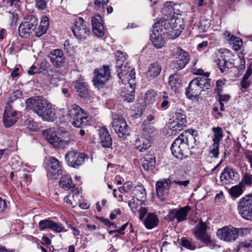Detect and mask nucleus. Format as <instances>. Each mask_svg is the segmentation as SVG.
Returning <instances> with one entry per match:
<instances>
[{"label":"nucleus","instance_id":"1","mask_svg":"<svg viewBox=\"0 0 252 252\" xmlns=\"http://www.w3.org/2000/svg\"><path fill=\"white\" fill-rule=\"evenodd\" d=\"M26 104L28 108L32 110L43 120L52 122L57 117L53 106L45 98L40 96L29 98Z\"/></svg>","mask_w":252,"mask_h":252},{"label":"nucleus","instance_id":"2","mask_svg":"<svg viewBox=\"0 0 252 252\" xmlns=\"http://www.w3.org/2000/svg\"><path fill=\"white\" fill-rule=\"evenodd\" d=\"M196 133V130L189 129L184 131L174 140L170 149L172 154L176 158L182 159L184 153L194 147V136Z\"/></svg>","mask_w":252,"mask_h":252},{"label":"nucleus","instance_id":"3","mask_svg":"<svg viewBox=\"0 0 252 252\" xmlns=\"http://www.w3.org/2000/svg\"><path fill=\"white\" fill-rule=\"evenodd\" d=\"M164 19L165 20L161 21L160 24L167 31V36L170 39H175L178 37L184 29L183 18L179 17L178 15H173L172 17L167 16V18Z\"/></svg>","mask_w":252,"mask_h":252},{"label":"nucleus","instance_id":"4","mask_svg":"<svg viewBox=\"0 0 252 252\" xmlns=\"http://www.w3.org/2000/svg\"><path fill=\"white\" fill-rule=\"evenodd\" d=\"M116 68L120 79L123 82L127 79V83H134L135 78V69L128 65L127 61L123 52H120L116 59Z\"/></svg>","mask_w":252,"mask_h":252},{"label":"nucleus","instance_id":"5","mask_svg":"<svg viewBox=\"0 0 252 252\" xmlns=\"http://www.w3.org/2000/svg\"><path fill=\"white\" fill-rule=\"evenodd\" d=\"M68 115L72 125L75 127H82L89 124L90 118L76 104L68 108Z\"/></svg>","mask_w":252,"mask_h":252},{"label":"nucleus","instance_id":"6","mask_svg":"<svg viewBox=\"0 0 252 252\" xmlns=\"http://www.w3.org/2000/svg\"><path fill=\"white\" fill-rule=\"evenodd\" d=\"M237 209L243 219L252 220V194L240 199L238 203Z\"/></svg>","mask_w":252,"mask_h":252},{"label":"nucleus","instance_id":"7","mask_svg":"<svg viewBox=\"0 0 252 252\" xmlns=\"http://www.w3.org/2000/svg\"><path fill=\"white\" fill-rule=\"evenodd\" d=\"M111 124L119 137L125 139L129 135L130 131L129 127L122 117L119 115L114 116Z\"/></svg>","mask_w":252,"mask_h":252},{"label":"nucleus","instance_id":"8","mask_svg":"<svg viewBox=\"0 0 252 252\" xmlns=\"http://www.w3.org/2000/svg\"><path fill=\"white\" fill-rule=\"evenodd\" d=\"M110 72L108 65H103L102 68L95 69L94 71L93 83L94 86L100 89L110 78Z\"/></svg>","mask_w":252,"mask_h":252},{"label":"nucleus","instance_id":"9","mask_svg":"<svg viewBox=\"0 0 252 252\" xmlns=\"http://www.w3.org/2000/svg\"><path fill=\"white\" fill-rule=\"evenodd\" d=\"M74 35L79 41L85 40L89 35L90 31L87 27L84 20L82 17H78L75 20L72 28Z\"/></svg>","mask_w":252,"mask_h":252},{"label":"nucleus","instance_id":"10","mask_svg":"<svg viewBox=\"0 0 252 252\" xmlns=\"http://www.w3.org/2000/svg\"><path fill=\"white\" fill-rule=\"evenodd\" d=\"M47 176L51 179H57L63 174L60 162L54 157H50L46 161Z\"/></svg>","mask_w":252,"mask_h":252},{"label":"nucleus","instance_id":"11","mask_svg":"<svg viewBox=\"0 0 252 252\" xmlns=\"http://www.w3.org/2000/svg\"><path fill=\"white\" fill-rule=\"evenodd\" d=\"M175 60L170 64L173 69L181 70L189 63V58L188 53L181 48H177L175 53Z\"/></svg>","mask_w":252,"mask_h":252},{"label":"nucleus","instance_id":"12","mask_svg":"<svg viewBox=\"0 0 252 252\" xmlns=\"http://www.w3.org/2000/svg\"><path fill=\"white\" fill-rule=\"evenodd\" d=\"M38 24V19L33 16H29L28 21L22 23L18 28L19 35L22 38H27L34 32Z\"/></svg>","mask_w":252,"mask_h":252},{"label":"nucleus","instance_id":"13","mask_svg":"<svg viewBox=\"0 0 252 252\" xmlns=\"http://www.w3.org/2000/svg\"><path fill=\"white\" fill-rule=\"evenodd\" d=\"M159 22L155 24L152 33L151 35L150 39L154 46L157 49L162 48L165 44L164 39V35L166 34V32L160 27Z\"/></svg>","mask_w":252,"mask_h":252},{"label":"nucleus","instance_id":"14","mask_svg":"<svg viewBox=\"0 0 252 252\" xmlns=\"http://www.w3.org/2000/svg\"><path fill=\"white\" fill-rule=\"evenodd\" d=\"M86 157V155L83 153L72 151L66 154L65 158L68 165L77 168L84 163Z\"/></svg>","mask_w":252,"mask_h":252},{"label":"nucleus","instance_id":"15","mask_svg":"<svg viewBox=\"0 0 252 252\" xmlns=\"http://www.w3.org/2000/svg\"><path fill=\"white\" fill-rule=\"evenodd\" d=\"M217 235L221 240L233 242L237 239L236 230L231 225L226 226L218 230Z\"/></svg>","mask_w":252,"mask_h":252},{"label":"nucleus","instance_id":"16","mask_svg":"<svg viewBox=\"0 0 252 252\" xmlns=\"http://www.w3.org/2000/svg\"><path fill=\"white\" fill-rule=\"evenodd\" d=\"M191 208L189 206L181 207L180 209H171L168 212V219L170 221L176 219L177 222H182L187 219V215Z\"/></svg>","mask_w":252,"mask_h":252},{"label":"nucleus","instance_id":"17","mask_svg":"<svg viewBox=\"0 0 252 252\" xmlns=\"http://www.w3.org/2000/svg\"><path fill=\"white\" fill-rule=\"evenodd\" d=\"M239 177V173L236 170L227 166L220 174V180L222 184L227 185L237 181Z\"/></svg>","mask_w":252,"mask_h":252},{"label":"nucleus","instance_id":"18","mask_svg":"<svg viewBox=\"0 0 252 252\" xmlns=\"http://www.w3.org/2000/svg\"><path fill=\"white\" fill-rule=\"evenodd\" d=\"M39 227L41 230L50 229L56 233L66 231V230L62 223H57L49 219L40 220L39 222Z\"/></svg>","mask_w":252,"mask_h":252},{"label":"nucleus","instance_id":"19","mask_svg":"<svg viewBox=\"0 0 252 252\" xmlns=\"http://www.w3.org/2000/svg\"><path fill=\"white\" fill-rule=\"evenodd\" d=\"M219 53L220 54V55L216 62L221 72H223L226 68H229L231 65V63L228 61V58L231 57V53L226 49L220 50Z\"/></svg>","mask_w":252,"mask_h":252},{"label":"nucleus","instance_id":"20","mask_svg":"<svg viewBox=\"0 0 252 252\" xmlns=\"http://www.w3.org/2000/svg\"><path fill=\"white\" fill-rule=\"evenodd\" d=\"M93 33L98 37L104 35V28L102 23V18L99 14H96L91 19Z\"/></svg>","mask_w":252,"mask_h":252},{"label":"nucleus","instance_id":"21","mask_svg":"<svg viewBox=\"0 0 252 252\" xmlns=\"http://www.w3.org/2000/svg\"><path fill=\"white\" fill-rule=\"evenodd\" d=\"M170 185V183L168 180H163L156 183L157 194L160 200H163L168 195Z\"/></svg>","mask_w":252,"mask_h":252},{"label":"nucleus","instance_id":"22","mask_svg":"<svg viewBox=\"0 0 252 252\" xmlns=\"http://www.w3.org/2000/svg\"><path fill=\"white\" fill-rule=\"evenodd\" d=\"M18 117L15 111L11 107H6L3 115V122L5 127H8L13 126L17 121Z\"/></svg>","mask_w":252,"mask_h":252},{"label":"nucleus","instance_id":"23","mask_svg":"<svg viewBox=\"0 0 252 252\" xmlns=\"http://www.w3.org/2000/svg\"><path fill=\"white\" fill-rule=\"evenodd\" d=\"M161 69V66L158 62H157L151 63L145 72L146 78L149 81L153 80L159 75Z\"/></svg>","mask_w":252,"mask_h":252},{"label":"nucleus","instance_id":"24","mask_svg":"<svg viewBox=\"0 0 252 252\" xmlns=\"http://www.w3.org/2000/svg\"><path fill=\"white\" fill-rule=\"evenodd\" d=\"M99 142L104 148H109L112 145V139L108 130L105 127H100L99 130Z\"/></svg>","mask_w":252,"mask_h":252},{"label":"nucleus","instance_id":"25","mask_svg":"<svg viewBox=\"0 0 252 252\" xmlns=\"http://www.w3.org/2000/svg\"><path fill=\"white\" fill-rule=\"evenodd\" d=\"M49 57L51 62L57 67L61 66L65 61L64 54L61 49L54 50L51 52Z\"/></svg>","mask_w":252,"mask_h":252},{"label":"nucleus","instance_id":"26","mask_svg":"<svg viewBox=\"0 0 252 252\" xmlns=\"http://www.w3.org/2000/svg\"><path fill=\"white\" fill-rule=\"evenodd\" d=\"M135 84L127 83L125 84L121 95L125 101L127 102H132L134 98Z\"/></svg>","mask_w":252,"mask_h":252},{"label":"nucleus","instance_id":"27","mask_svg":"<svg viewBox=\"0 0 252 252\" xmlns=\"http://www.w3.org/2000/svg\"><path fill=\"white\" fill-rule=\"evenodd\" d=\"M175 125L172 126L173 131H180L186 126V116L183 112H176L174 116Z\"/></svg>","mask_w":252,"mask_h":252},{"label":"nucleus","instance_id":"28","mask_svg":"<svg viewBox=\"0 0 252 252\" xmlns=\"http://www.w3.org/2000/svg\"><path fill=\"white\" fill-rule=\"evenodd\" d=\"M206 227L204 222H199L195 227V235L198 239L204 243H208L210 240L206 234Z\"/></svg>","mask_w":252,"mask_h":252},{"label":"nucleus","instance_id":"29","mask_svg":"<svg viewBox=\"0 0 252 252\" xmlns=\"http://www.w3.org/2000/svg\"><path fill=\"white\" fill-rule=\"evenodd\" d=\"M43 135L47 141L55 148H59L62 145L61 139L58 137L57 134L52 129H47L43 131Z\"/></svg>","mask_w":252,"mask_h":252},{"label":"nucleus","instance_id":"30","mask_svg":"<svg viewBox=\"0 0 252 252\" xmlns=\"http://www.w3.org/2000/svg\"><path fill=\"white\" fill-rule=\"evenodd\" d=\"M197 82H194L193 80L189 83L186 91L187 96L189 99H193L200 94L202 90L197 85Z\"/></svg>","mask_w":252,"mask_h":252},{"label":"nucleus","instance_id":"31","mask_svg":"<svg viewBox=\"0 0 252 252\" xmlns=\"http://www.w3.org/2000/svg\"><path fill=\"white\" fill-rule=\"evenodd\" d=\"M209 75L210 73L206 72L203 76H198L193 79L195 82H197L196 84L202 91L208 90L210 87L211 80L208 78Z\"/></svg>","mask_w":252,"mask_h":252},{"label":"nucleus","instance_id":"32","mask_svg":"<svg viewBox=\"0 0 252 252\" xmlns=\"http://www.w3.org/2000/svg\"><path fill=\"white\" fill-rule=\"evenodd\" d=\"M49 25V18L46 16L42 17L40 24L37 27L36 26L34 30L35 36L40 37L45 33Z\"/></svg>","mask_w":252,"mask_h":252},{"label":"nucleus","instance_id":"33","mask_svg":"<svg viewBox=\"0 0 252 252\" xmlns=\"http://www.w3.org/2000/svg\"><path fill=\"white\" fill-rule=\"evenodd\" d=\"M134 145L137 150L142 152L151 146V142L147 138L141 136L136 138Z\"/></svg>","mask_w":252,"mask_h":252},{"label":"nucleus","instance_id":"34","mask_svg":"<svg viewBox=\"0 0 252 252\" xmlns=\"http://www.w3.org/2000/svg\"><path fill=\"white\" fill-rule=\"evenodd\" d=\"M158 222V217L153 213H149L144 220V225L148 229H152L156 227Z\"/></svg>","mask_w":252,"mask_h":252},{"label":"nucleus","instance_id":"35","mask_svg":"<svg viewBox=\"0 0 252 252\" xmlns=\"http://www.w3.org/2000/svg\"><path fill=\"white\" fill-rule=\"evenodd\" d=\"M178 6L176 3H173L171 1H167L164 4V8L163 11L165 14V16L170 17L173 15H178L179 10L176 9L175 7Z\"/></svg>","mask_w":252,"mask_h":252},{"label":"nucleus","instance_id":"36","mask_svg":"<svg viewBox=\"0 0 252 252\" xmlns=\"http://www.w3.org/2000/svg\"><path fill=\"white\" fill-rule=\"evenodd\" d=\"M168 84L170 89L176 92L181 84V79L180 75L175 73L170 75L169 78Z\"/></svg>","mask_w":252,"mask_h":252},{"label":"nucleus","instance_id":"37","mask_svg":"<svg viewBox=\"0 0 252 252\" xmlns=\"http://www.w3.org/2000/svg\"><path fill=\"white\" fill-rule=\"evenodd\" d=\"M156 158L152 156L144 157L142 159V166L146 171L152 170L156 165Z\"/></svg>","mask_w":252,"mask_h":252},{"label":"nucleus","instance_id":"38","mask_svg":"<svg viewBox=\"0 0 252 252\" xmlns=\"http://www.w3.org/2000/svg\"><path fill=\"white\" fill-rule=\"evenodd\" d=\"M60 186L64 190H68L74 187L70 176L68 175H64L60 179Z\"/></svg>","mask_w":252,"mask_h":252},{"label":"nucleus","instance_id":"39","mask_svg":"<svg viewBox=\"0 0 252 252\" xmlns=\"http://www.w3.org/2000/svg\"><path fill=\"white\" fill-rule=\"evenodd\" d=\"M128 206L131 210L135 213L137 212L138 210L140 209L143 206H145V204L143 200L133 196L128 203Z\"/></svg>","mask_w":252,"mask_h":252},{"label":"nucleus","instance_id":"40","mask_svg":"<svg viewBox=\"0 0 252 252\" xmlns=\"http://www.w3.org/2000/svg\"><path fill=\"white\" fill-rule=\"evenodd\" d=\"M157 92L153 89L148 90L145 94L144 102L146 105L152 104L156 101Z\"/></svg>","mask_w":252,"mask_h":252},{"label":"nucleus","instance_id":"41","mask_svg":"<svg viewBox=\"0 0 252 252\" xmlns=\"http://www.w3.org/2000/svg\"><path fill=\"white\" fill-rule=\"evenodd\" d=\"M243 188V183H240L238 185L233 186L230 189L229 194L233 198H238L242 194Z\"/></svg>","mask_w":252,"mask_h":252},{"label":"nucleus","instance_id":"42","mask_svg":"<svg viewBox=\"0 0 252 252\" xmlns=\"http://www.w3.org/2000/svg\"><path fill=\"white\" fill-rule=\"evenodd\" d=\"M213 132V141L214 143L220 144V141L222 139L223 134V130L221 127L217 126L212 128Z\"/></svg>","mask_w":252,"mask_h":252},{"label":"nucleus","instance_id":"43","mask_svg":"<svg viewBox=\"0 0 252 252\" xmlns=\"http://www.w3.org/2000/svg\"><path fill=\"white\" fill-rule=\"evenodd\" d=\"M134 197L142 200L146 197V189L143 185H138L135 187Z\"/></svg>","mask_w":252,"mask_h":252},{"label":"nucleus","instance_id":"44","mask_svg":"<svg viewBox=\"0 0 252 252\" xmlns=\"http://www.w3.org/2000/svg\"><path fill=\"white\" fill-rule=\"evenodd\" d=\"M224 35L227 36V37H229V39H227L228 40L235 41V43H237V45H235L234 46L235 48V50H238L240 49V45L239 43H242V41L241 40H239L237 39L233 35H231L230 33L227 31H225L224 33Z\"/></svg>","mask_w":252,"mask_h":252},{"label":"nucleus","instance_id":"45","mask_svg":"<svg viewBox=\"0 0 252 252\" xmlns=\"http://www.w3.org/2000/svg\"><path fill=\"white\" fill-rule=\"evenodd\" d=\"M109 0H95L94 1V6L97 10H103L104 6L107 5Z\"/></svg>","mask_w":252,"mask_h":252},{"label":"nucleus","instance_id":"46","mask_svg":"<svg viewBox=\"0 0 252 252\" xmlns=\"http://www.w3.org/2000/svg\"><path fill=\"white\" fill-rule=\"evenodd\" d=\"M219 146L220 144L214 143L210 147V153L212 155V157L215 158H218L219 155Z\"/></svg>","mask_w":252,"mask_h":252},{"label":"nucleus","instance_id":"47","mask_svg":"<svg viewBox=\"0 0 252 252\" xmlns=\"http://www.w3.org/2000/svg\"><path fill=\"white\" fill-rule=\"evenodd\" d=\"M240 183H243V187H244L245 185H251L252 184V175L248 173H245Z\"/></svg>","mask_w":252,"mask_h":252},{"label":"nucleus","instance_id":"48","mask_svg":"<svg viewBox=\"0 0 252 252\" xmlns=\"http://www.w3.org/2000/svg\"><path fill=\"white\" fill-rule=\"evenodd\" d=\"M237 233V238L238 236H244L248 234L251 232V229L248 227L245 228H235Z\"/></svg>","mask_w":252,"mask_h":252},{"label":"nucleus","instance_id":"49","mask_svg":"<svg viewBox=\"0 0 252 252\" xmlns=\"http://www.w3.org/2000/svg\"><path fill=\"white\" fill-rule=\"evenodd\" d=\"M25 125L27 128L31 131H35L38 128L37 125L32 120L28 119L25 122Z\"/></svg>","mask_w":252,"mask_h":252},{"label":"nucleus","instance_id":"50","mask_svg":"<svg viewBox=\"0 0 252 252\" xmlns=\"http://www.w3.org/2000/svg\"><path fill=\"white\" fill-rule=\"evenodd\" d=\"M60 73L57 71L54 72V73L50 76V83L55 86L57 85L58 82L60 80Z\"/></svg>","mask_w":252,"mask_h":252},{"label":"nucleus","instance_id":"51","mask_svg":"<svg viewBox=\"0 0 252 252\" xmlns=\"http://www.w3.org/2000/svg\"><path fill=\"white\" fill-rule=\"evenodd\" d=\"M132 187V183L131 182H126L123 185V187L119 188V190L121 193L127 192Z\"/></svg>","mask_w":252,"mask_h":252},{"label":"nucleus","instance_id":"52","mask_svg":"<svg viewBox=\"0 0 252 252\" xmlns=\"http://www.w3.org/2000/svg\"><path fill=\"white\" fill-rule=\"evenodd\" d=\"M74 86L77 91L85 88L87 86L82 80H77L74 83Z\"/></svg>","mask_w":252,"mask_h":252},{"label":"nucleus","instance_id":"53","mask_svg":"<svg viewBox=\"0 0 252 252\" xmlns=\"http://www.w3.org/2000/svg\"><path fill=\"white\" fill-rule=\"evenodd\" d=\"M244 157L250 163V167L252 168V151H246L244 153Z\"/></svg>","mask_w":252,"mask_h":252},{"label":"nucleus","instance_id":"54","mask_svg":"<svg viewBox=\"0 0 252 252\" xmlns=\"http://www.w3.org/2000/svg\"><path fill=\"white\" fill-rule=\"evenodd\" d=\"M65 223L67 226L72 230V233L74 237L80 235V231L77 227L67 222H66Z\"/></svg>","mask_w":252,"mask_h":252},{"label":"nucleus","instance_id":"55","mask_svg":"<svg viewBox=\"0 0 252 252\" xmlns=\"http://www.w3.org/2000/svg\"><path fill=\"white\" fill-rule=\"evenodd\" d=\"M251 82L248 79H244L242 78V80L240 83V86L242 89H244L243 91H245L250 86Z\"/></svg>","mask_w":252,"mask_h":252},{"label":"nucleus","instance_id":"56","mask_svg":"<svg viewBox=\"0 0 252 252\" xmlns=\"http://www.w3.org/2000/svg\"><path fill=\"white\" fill-rule=\"evenodd\" d=\"M77 92H78V94L80 97L82 98L87 97L89 94V91L87 87H86L85 88L82 90L78 91Z\"/></svg>","mask_w":252,"mask_h":252},{"label":"nucleus","instance_id":"57","mask_svg":"<svg viewBox=\"0 0 252 252\" xmlns=\"http://www.w3.org/2000/svg\"><path fill=\"white\" fill-rule=\"evenodd\" d=\"M36 2V6L39 9H44L46 6V3L45 0H35Z\"/></svg>","mask_w":252,"mask_h":252},{"label":"nucleus","instance_id":"58","mask_svg":"<svg viewBox=\"0 0 252 252\" xmlns=\"http://www.w3.org/2000/svg\"><path fill=\"white\" fill-rule=\"evenodd\" d=\"M137 212H138L139 214V219L141 220H143L145 216L147 214V210L146 209V208H145L144 206H143L141 207V208H140V209L137 210Z\"/></svg>","mask_w":252,"mask_h":252},{"label":"nucleus","instance_id":"59","mask_svg":"<svg viewBox=\"0 0 252 252\" xmlns=\"http://www.w3.org/2000/svg\"><path fill=\"white\" fill-rule=\"evenodd\" d=\"M182 244L183 247L189 250H193L194 247L191 245L190 242L187 239H183Z\"/></svg>","mask_w":252,"mask_h":252},{"label":"nucleus","instance_id":"60","mask_svg":"<svg viewBox=\"0 0 252 252\" xmlns=\"http://www.w3.org/2000/svg\"><path fill=\"white\" fill-rule=\"evenodd\" d=\"M121 214V211L119 209H116L112 211L110 214V219L113 220L116 218L118 215Z\"/></svg>","mask_w":252,"mask_h":252},{"label":"nucleus","instance_id":"61","mask_svg":"<svg viewBox=\"0 0 252 252\" xmlns=\"http://www.w3.org/2000/svg\"><path fill=\"white\" fill-rule=\"evenodd\" d=\"M102 221L107 226H109L110 228L111 227H113L115 228H117V226L114 223L111 222L107 219L102 218L101 219Z\"/></svg>","mask_w":252,"mask_h":252},{"label":"nucleus","instance_id":"62","mask_svg":"<svg viewBox=\"0 0 252 252\" xmlns=\"http://www.w3.org/2000/svg\"><path fill=\"white\" fill-rule=\"evenodd\" d=\"M230 96L228 94H219V99L220 101V104H221V102H227L229 100Z\"/></svg>","mask_w":252,"mask_h":252},{"label":"nucleus","instance_id":"63","mask_svg":"<svg viewBox=\"0 0 252 252\" xmlns=\"http://www.w3.org/2000/svg\"><path fill=\"white\" fill-rule=\"evenodd\" d=\"M169 106V100H162L160 104V108L162 110H166Z\"/></svg>","mask_w":252,"mask_h":252},{"label":"nucleus","instance_id":"64","mask_svg":"<svg viewBox=\"0 0 252 252\" xmlns=\"http://www.w3.org/2000/svg\"><path fill=\"white\" fill-rule=\"evenodd\" d=\"M6 207V202L0 197V212H3Z\"/></svg>","mask_w":252,"mask_h":252}]
</instances>
